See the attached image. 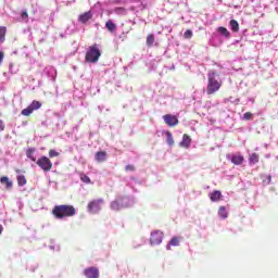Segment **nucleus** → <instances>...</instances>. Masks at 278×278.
I'll use <instances>...</instances> for the list:
<instances>
[{"instance_id":"nucleus-1","label":"nucleus","mask_w":278,"mask_h":278,"mask_svg":"<svg viewBox=\"0 0 278 278\" xmlns=\"http://www.w3.org/2000/svg\"><path fill=\"white\" fill-rule=\"evenodd\" d=\"M77 214V208L71 204H60L55 205L52 208V215L58 220H62L64 218H73Z\"/></svg>"},{"instance_id":"nucleus-2","label":"nucleus","mask_w":278,"mask_h":278,"mask_svg":"<svg viewBox=\"0 0 278 278\" xmlns=\"http://www.w3.org/2000/svg\"><path fill=\"white\" fill-rule=\"evenodd\" d=\"M208 83L206 87V94H214L220 90L223 81L216 79V72H208L207 74Z\"/></svg>"},{"instance_id":"nucleus-3","label":"nucleus","mask_w":278,"mask_h":278,"mask_svg":"<svg viewBox=\"0 0 278 278\" xmlns=\"http://www.w3.org/2000/svg\"><path fill=\"white\" fill-rule=\"evenodd\" d=\"M100 58L101 49L99 48V45L93 43L89 47L88 51L86 52L85 60L89 62V64H97Z\"/></svg>"},{"instance_id":"nucleus-4","label":"nucleus","mask_w":278,"mask_h":278,"mask_svg":"<svg viewBox=\"0 0 278 278\" xmlns=\"http://www.w3.org/2000/svg\"><path fill=\"white\" fill-rule=\"evenodd\" d=\"M37 166L43 170V173H49L53 168V163L47 156H41L36 162Z\"/></svg>"},{"instance_id":"nucleus-5","label":"nucleus","mask_w":278,"mask_h":278,"mask_svg":"<svg viewBox=\"0 0 278 278\" xmlns=\"http://www.w3.org/2000/svg\"><path fill=\"white\" fill-rule=\"evenodd\" d=\"M42 103L40 101L34 100L26 109L22 110V116H31L36 110H40Z\"/></svg>"},{"instance_id":"nucleus-6","label":"nucleus","mask_w":278,"mask_h":278,"mask_svg":"<svg viewBox=\"0 0 278 278\" xmlns=\"http://www.w3.org/2000/svg\"><path fill=\"white\" fill-rule=\"evenodd\" d=\"M103 203V199L92 200L88 203L87 210L89 214H99L101 212V204Z\"/></svg>"},{"instance_id":"nucleus-7","label":"nucleus","mask_w":278,"mask_h":278,"mask_svg":"<svg viewBox=\"0 0 278 278\" xmlns=\"http://www.w3.org/2000/svg\"><path fill=\"white\" fill-rule=\"evenodd\" d=\"M128 203L125 202V198L119 197L115 201L111 202V210L114 212H118L119 210H123V207H128Z\"/></svg>"},{"instance_id":"nucleus-8","label":"nucleus","mask_w":278,"mask_h":278,"mask_svg":"<svg viewBox=\"0 0 278 278\" xmlns=\"http://www.w3.org/2000/svg\"><path fill=\"white\" fill-rule=\"evenodd\" d=\"M163 121L168 127H177V125H179V118L173 114L163 115Z\"/></svg>"},{"instance_id":"nucleus-9","label":"nucleus","mask_w":278,"mask_h":278,"mask_svg":"<svg viewBox=\"0 0 278 278\" xmlns=\"http://www.w3.org/2000/svg\"><path fill=\"white\" fill-rule=\"evenodd\" d=\"M163 238H164V232L160 230H155L151 233L150 244H152V247L155 244H162Z\"/></svg>"},{"instance_id":"nucleus-10","label":"nucleus","mask_w":278,"mask_h":278,"mask_svg":"<svg viewBox=\"0 0 278 278\" xmlns=\"http://www.w3.org/2000/svg\"><path fill=\"white\" fill-rule=\"evenodd\" d=\"M84 275L87 278H99V269L97 267H89L84 270Z\"/></svg>"},{"instance_id":"nucleus-11","label":"nucleus","mask_w":278,"mask_h":278,"mask_svg":"<svg viewBox=\"0 0 278 278\" xmlns=\"http://www.w3.org/2000/svg\"><path fill=\"white\" fill-rule=\"evenodd\" d=\"M191 143H192V138H190V135L185 134L182 136V140L179 144H180V147H184V149H190Z\"/></svg>"},{"instance_id":"nucleus-12","label":"nucleus","mask_w":278,"mask_h":278,"mask_svg":"<svg viewBox=\"0 0 278 278\" xmlns=\"http://www.w3.org/2000/svg\"><path fill=\"white\" fill-rule=\"evenodd\" d=\"M90 18H92V12L90 11L85 12L78 16L79 23H83L84 25H86V23L90 21Z\"/></svg>"},{"instance_id":"nucleus-13","label":"nucleus","mask_w":278,"mask_h":278,"mask_svg":"<svg viewBox=\"0 0 278 278\" xmlns=\"http://www.w3.org/2000/svg\"><path fill=\"white\" fill-rule=\"evenodd\" d=\"M210 199L213 203H216L220 201V199H223V193L218 190H215L212 193H210Z\"/></svg>"},{"instance_id":"nucleus-14","label":"nucleus","mask_w":278,"mask_h":278,"mask_svg":"<svg viewBox=\"0 0 278 278\" xmlns=\"http://www.w3.org/2000/svg\"><path fill=\"white\" fill-rule=\"evenodd\" d=\"M244 162V156L242 155H232L231 157V163L236 164V166H240V164H243Z\"/></svg>"},{"instance_id":"nucleus-15","label":"nucleus","mask_w":278,"mask_h":278,"mask_svg":"<svg viewBox=\"0 0 278 278\" xmlns=\"http://www.w3.org/2000/svg\"><path fill=\"white\" fill-rule=\"evenodd\" d=\"M106 157H108V152H105V151H99L96 153L97 162H105Z\"/></svg>"},{"instance_id":"nucleus-16","label":"nucleus","mask_w":278,"mask_h":278,"mask_svg":"<svg viewBox=\"0 0 278 278\" xmlns=\"http://www.w3.org/2000/svg\"><path fill=\"white\" fill-rule=\"evenodd\" d=\"M229 25H230V29H231L235 34H238V31H240V24L238 23V21L231 20V21L229 22Z\"/></svg>"},{"instance_id":"nucleus-17","label":"nucleus","mask_w":278,"mask_h":278,"mask_svg":"<svg viewBox=\"0 0 278 278\" xmlns=\"http://www.w3.org/2000/svg\"><path fill=\"white\" fill-rule=\"evenodd\" d=\"M36 148H29L28 150H26V157H28V160H31V162H36Z\"/></svg>"},{"instance_id":"nucleus-18","label":"nucleus","mask_w":278,"mask_h":278,"mask_svg":"<svg viewBox=\"0 0 278 278\" xmlns=\"http://www.w3.org/2000/svg\"><path fill=\"white\" fill-rule=\"evenodd\" d=\"M0 184H2L3 186H5V188L8 190H10V188H12V181H10V178L8 176H3L0 178Z\"/></svg>"},{"instance_id":"nucleus-19","label":"nucleus","mask_w":278,"mask_h":278,"mask_svg":"<svg viewBox=\"0 0 278 278\" xmlns=\"http://www.w3.org/2000/svg\"><path fill=\"white\" fill-rule=\"evenodd\" d=\"M217 31L225 38H231V33H229V30L226 27L219 26L217 28Z\"/></svg>"},{"instance_id":"nucleus-20","label":"nucleus","mask_w":278,"mask_h":278,"mask_svg":"<svg viewBox=\"0 0 278 278\" xmlns=\"http://www.w3.org/2000/svg\"><path fill=\"white\" fill-rule=\"evenodd\" d=\"M181 238L179 237H173L169 241V245L167 247V251H170V247H179Z\"/></svg>"},{"instance_id":"nucleus-21","label":"nucleus","mask_w":278,"mask_h":278,"mask_svg":"<svg viewBox=\"0 0 278 278\" xmlns=\"http://www.w3.org/2000/svg\"><path fill=\"white\" fill-rule=\"evenodd\" d=\"M249 161H250V166H253L254 164H257V163L260 162V154H257V153H252V154L250 155Z\"/></svg>"},{"instance_id":"nucleus-22","label":"nucleus","mask_w":278,"mask_h":278,"mask_svg":"<svg viewBox=\"0 0 278 278\" xmlns=\"http://www.w3.org/2000/svg\"><path fill=\"white\" fill-rule=\"evenodd\" d=\"M105 27L111 33L116 31V24H114V22H112V20L106 21Z\"/></svg>"},{"instance_id":"nucleus-23","label":"nucleus","mask_w":278,"mask_h":278,"mask_svg":"<svg viewBox=\"0 0 278 278\" xmlns=\"http://www.w3.org/2000/svg\"><path fill=\"white\" fill-rule=\"evenodd\" d=\"M147 46L148 47H153V43L155 42V36L153 34H149L147 36Z\"/></svg>"},{"instance_id":"nucleus-24","label":"nucleus","mask_w":278,"mask_h":278,"mask_svg":"<svg viewBox=\"0 0 278 278\" xmlns=\"http://www.w3.org/2000/svg\"><path fill=\"white\" fill-rule=\"evenodd\" d=\"M8 29L5 26H0V42H5V34Z\"/></svg>"},{"instance_id":"nucleus-25","label":"nucleus","mask_w":278,"mask_h":278,"mask_svg":"<svg viewBox=\"0 0 278 278\" xmlns=\"http://www.w3.org/2000/svg\"><path fill=\"white\" fill-rule=\"evenodd\" d=\"M218 216H220V218H227V216H229V214L227 213V208L225 206L219 207Z\"/></svg>"},{"instance_id":"nucleus-26","label":"nucleus","mask_w":278,"mask_h":278,"mask_svg":"<svg viewBox=\"0 0 278 278\" xmlns=\"http://www.w3.org/2000/svg\"><path fill=\"white\" fill-rule=\"evenodd\" d=\"M166 141L169 147H173L175 144V140L173 139V134L170 131L166 132Z\"/></svg>"},{"instance_id":"nucleus-27","label":"nucleus","mask_w":278,"mask_h":278,"mask_svg":"<svg viewBox=\"0 0 278 278\" xmlns=\"http://www.w3.org/2000/svg\"><path fill=\"white\" fill-rule=\"evenodd\" d=\"M17 184L18 186H25V184H27V179L25 178L24 175L17 176Z\"/></svg>"},{"instance_id":"nucleus-28","label":"nucleus","mask_w":278,"mask_h":278,"mask_svg":"<svg viewBox=\"0 0 278 278\" xmlns=\"http://www.w3.org/2000/svg\"><path fill=\"white\" fill-rule=\"evenodd\" d=\"M80 180L84 182V184H90V177H88V175L81 173L80 174Z\"/></svg>"},{"instance_id":"nucleus-29","label":"nucleus","mask_w":278,"mask_h":278,"mask_svg":"<svg viewBox=\"0 0 278 278\" xmlns=\"http://www.w3.org/2000/svg\"><path fill=\"white\" fill-rule=\"evenodd\" d=\"M193 36V33L192 30L190 29H187L185 33H184V38H186V40H190V38H192Z\"/></svg>"},{"instance_id":"nucleus-30","label":"nucleus","mask_w":278,"mask_h":278,"mask_svg":"<svg viewBox=\"0 0 278 278\" xmlns=\"http://www.w3.org/2000/svg\"><path fill=\"white\" fill-rule=\"evenodd\" d=\"M60 155V152L55 150H49V157H58Z\"/></svg>"},{"instance_id":"nucleus-31","label":"nucleus","mask_w":278,"mask_h":278,"mask_svg":"<svg viewBox=\"0 0 278 278\" xmlns=\"http://www.w3.org/2000/svg\"><path fill=\"white\" fill-rule=\"evenodd\" d=\"M125 170L127 173H134V170H136V166H134V165H126L125 166Z\"/></svg>"},{"instance_id":"nucleus-32","label":"nucleus","mask_w":278,"mask_h":278,"mask_svg":"<svg viewBox=\"0 0 278 278\" xmlns=\"http://www.w3.org/2000/svg\"><path fill=\"white\" fill-rule=\"evenodd\" d=\"M243 118H244L245 121H251V118H253V113H251V112L244 113V114H243Z\"/></svg>"},{"instance_id":"nucleus-33","label":"nucleus","mask_w":278,"mask_h":278,"mask_svg":"<svg viewBox=\"0 0 278 278\" xmlns=\"http://www.w3.org/2000/svg\"><path fill=\"white\" fill-rule=\"evenodd\" d=\"M114 12H116V14H123L126 12V9L123 7L115 8Z\"/></svg>"},{"instance_id":"nucleus-34","label":"nucleus","mask_w":278,"mask_h":278,"mask_svg":"<svg viewBox=\"0 0 278 278\" xmlns=\"http://www.w3.org/2000/svg\"><path fill=\"white\" fill-rule=\"evenodd\" d=\"M4 58H5V54L3 53V51H0V65L2 64Z\"/></svg>"},{"instance_id":"nucleus-35","label":"nucleus","mask_w":278,"mask_h":278,"mask_svg":"<svg viewBox=\"0 0 278 278\" xmlns=\"http://www.w3.org/2000/svg\"><path fill=\"white\" fill-rule=\"evenodd\" d=\"M22 18H29V14H27V11L22 12Z\"/></svg>"},{"instance_id":"nucleus-36","label":"nucleus","mask_w":278,"mask_h":278,"mask_svg":"<svg viewBox=\"0 0 278 278\" xmlns=\"http://www.w3.org/2000/svg\"><path fill=\"white\" fill-rule=\"evenodd\" d=\"M5 129V125H3V121L0 119V131H3Z\"/></svg>"},{"instance_id":"nucleus-37","label":"nucleus","mask_w":278,"mask_h":278,"mask_svg":"<svg viewBox=\"0 0 278 278\" xmlns=\"http://www.w3.org/2000/svg\"><path fill=\"white\" fill-rule=\"evenodd\" d=\"M270 181H273V176H267V184H270Z\"/></svg>"},{"instance_id":"nucleus-38","label":"nucleus","mask_w":278,"mask_h":278,"mask_svg":"<svg viewBox=\"0 0 278 278\" xmlns=\"http://www.w3.org/2000/svg\"><path fill=\"white\" fill-rule=\"evenodd\" d=\"M3 233V226L0 225V236Z\"/></svg>"}]
</instances>
